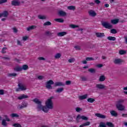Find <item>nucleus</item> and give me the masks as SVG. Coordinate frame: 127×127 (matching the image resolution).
<instances>
[{
  "mask_svg": "<svg viewBox=\"0 0 127 127\" xmlns=\"http://www.w3.org/2000/svg\"><path fill=\"white\" fill-rule=\"evenodd\" d=\"M33 102H34V103L38 105V111H41L42 110L43 112H44V113H48V111L50 110V109L47 106H42L41 101L37 98L34 99Z\"/></svg>",
  "mask_w": 127,
  "mask_h": 127,
  "instance_id": "obj_1",
  "label": "nucleus"
},
{
  "mask_svg": "<svg viewBox=\"0 0 127 127\" xmlns=\"http://www.w3.org/2000/svg\"><path fill=\"white\" fill-rule=\"evenodd\" d=\"M53 99H54V97L52 96L46 101V106L49 108L50 110L53 109V101H52Z\"/></svg>",
  "mask_w": 127,
  "mask_h": 127,
  "instance_id": "obj_2",
  "label": "nucleus"
},
{
  "mask_svg": "<svg viewBox=\"0 0 127 127\" xmlns=\"http://www.w3.org/2000/svg\"><path fill=\"white\" fill-rule=\"evenodd\" d=\"M53 84H54V82L52 80H50L48 81L46 84V87L47 89H49V90H52V85H53Z\"/></svg>",
  "mask_w": 127,
  "mask_h": 127,
  "instance_id": "obj_3",
  "label": "nucleus"
},
{
  "mask_svg": "<svg viewBox=\"0 0 127 127\" xmlns=\"http://www.w3.org/2000/svg\"><path fill=\"white\" fill-rule=\"evenodd\" d=\"M18 86L19 88L16 89L17 92H18V91H20V90H21V91H25V90H26V87H25V85L22 83H18Z\"/></svg>",
  "mask_w": 127,
  "mask_h": 127,
  "instance_id": "obj_4",
  "label": "nucleus"
},
{
  "mask_svg": "<svg viewBox=\"0 0 127 127\" xmlns=\"http://www.w3.org/2000/svg\"><path fill=\"white\" fill-rule=\"evenodd\" d=\"M102 25L104 27L108 28V29H111V28L113 27V25L108 22H103L102 23Z\"/></svg>",
  "mask_w": 127,
  "mask_h": 127,
  "instance_id": "obj_5",
  "label": "nucleus"
},
{
  "mask_svg": "<svg viewBox=\"0 0 127 127\" xmlns=\"http://www.w3.org/2000/svg\"><path fill=\"white\" fill-rule=\"evenodd\" d=\"M116 108L118 111H126V107L122 104H116Z\"/></svg>",
  "mask_w": 127,
  "mask_h": 127,
  "instance_id": "obj_6",
  "label": "nucleus"
},
{
  "mask_svg": "<svg viewBox=\"0 0 127 127\" xmlns=\"http://www.w3.org/2000/svg\"><path fill=\"white\" fill-rule=\"evenodd\" d=\"M12 5H14L15 6H18L20 5V2L18 0H13L11 1V2Z\"/></svg>",
  "mask_w": 127,
  "mask_h": 127,
  "instance_id": "obj_7",
  "label": "nucleus"
},
{
  "mask_svg": "<svg viewBox=\"0 0 127 127\" xmlns=\"http://www.w3.org/2000/svg\"><path fill=\"white\" fill-rule=\"evenodd\" d=\"M80 119H81V120H83L84 121H87L88 120V118L86 117L85 116H81L80 115H79L76 118V121L77 123H79Z\"/></svg>",
  "mask_w": 127,
  "mask_h": 127,
  "instance_id": "obj_8",
  "label": "nucleus"
},
{
  "mask_svg": "<svg viewBox=\"0 0 127 127\" xmlns=\"http://www.w3.org/2000/svg\"><path fill=\"white\" fill-rule=\"evenodd\" d=\"M88 13H89V15L90 16H92V17H95V16H96V15H97V13H96V12H95V11H94L93 10H90L88 11Z\"/></svg>",
  "mask_w": 127,
  "mask_h": 127,
  "instance_id": "obj_9",
  "label": "nucleus"
},
{
  "mask_svg": "<svg viewBox=\"0 0 127 127\" xmlns=\"http://www.w3.org/2000/svg\"><path fill=\"white\" fill-rule=\"evenodd\" d=\"M26 107H27V103L25 102H23L22 103V105H19L17 108L19 110H21V109H23V108H26Z\"/></svg>",
  "mask_w": 127,
  "mask_h": 127,
  "instance_id": "obj_10",
  "label": "nucleus"
},
{
  "mask_svg": "<svg viewBox=\"0 0 127 127\" xmlns=\"http://www.w3.org/2000/svg\"><path fill=\"white\" fill-rule=\"evenodd\" d=\"M58 14L60 16H66L67 13L63 10H60L58 12Z\"/></svg>",
  "mask_w": 127,
  "mask_h": 127,
  "instance_id": "obj_11",
  "label": "nucleus"
},
{
  "mask_svg": "<svg viewBox=\"0 0 127 127\" xmlns=\"http://www.w3.org/2000/svg\"><path fill=\"white\" fill-rule=\"evenodd\" d=\"M95 116H96V117H97V118H99V119H106V118L105 115L101 114L100 113L95 114Z\"/></svg>",
  "mask_w": 127,
  "mask_h": 127,
  "instance_id": "obj_12",
  "label": "nucleus"
},
{
  "mask_svg": "<svg viewBox=\"0 0 127 127\" xmlns=\"http://www.w3.org/2000/svg\"><path fill=\"white\" fill-rule=\"evenodd\" d=\"M37 27V26H36V25H32L27 27V31H30V30H33L34 29H36Z\"/></svg>",
  "mask_w": 127,
  "mask_h": 127,
  "instance_id": "obj_13",
  "label": "nucleus"
},
{
  "mask_svg": "<svg viewBox=\"0 0 127 127\" xmlns=\"http://www.w3.org/2000/svg\"><path fill=\"white\" fill-rule=\"evenodd\" d=\"M96 87L100 90H103V89H105V85L101 84H96Z\"/></svg>",
  "mask_w": 127,
  "mask_h": 127,
  "instance_id": "obj_14",
  "label": "nucleus"
},
{
  "mask_svg": "<svg viewBox=\"0 0 127 127\" xmlns=\"http://www.w3.org/2000/svg\"><path fill=\"white\" fill-rule=\"evenodd\" d=\"M123 62V60L120 59H116L114 61V64H121Z\"/></svg>",
  "mask_w": 127,
  "mask_h": 127,
  "instance_id": "obj_15",
  "label": "nucleus"
},
{
  "mask_svg": "<svg viewBox=\"0 0 127 127\" xmlns=\"http://www.w3.org/2000/svg\"><path fill=\"white\" fill-rule=\"evenodd\" d=\"M28 98V96L25 95V94H22V95L18 97V100H23V99Z\"/></svg>",
  "mask_w": 127,
  "mask_h": 127,
  "instance_id": "obj_16",
  "label": "nucleus"
},
{
  "mask_svg": "<svg viewBox=\"0 0 127 127\" xmlns=\"http://www.w3.org/2000/svg\"><path fill=\"white\" fill-rule=\"evenodd\" d=\"M110 114L112 117H115V118H117L118 117V113L116 112L115 111L112 110L110 111Z\"/></svg>",
  "mask_w": 127,
  "mask_h": 127,
  "instance_id": "obj_17",
  "label": "nucleus"
},
{
  "mask_svg": "<svg viewBox=\"0 0 127 127\" xmlns=\"http://www.w3.org/2000/svg\"><path fill=\"white\" fill-rule=\"evenodd\" d=\"M87 97H88V94H85L84 95L79 96L78 97V98L80 100H85V99H87Z\"/></svg>",
  "mask_w": 127,
  "mask_h": 127,
  "instance_id": "obj_18",
  "label": "nucleus"
},
{
  "mask_svg": "<svg viewBox=\"0 0 127 127\" xmlns=\"http://www.w3.org/2000/svg\"><path fill=\"white\" fill-rule=\"evenodd\" d=\"M8 15V12L7 11H4L3 13H1V16L3 17H7Z\"/></svg>",
  "mask_w": 127,
  "mask_h": 127,
  "instance_id": "obj_19",
  "label": "nucleus"
},
{
  "mask_svg": "<svg viewBox=\"0 0 127 127\" xmlns=\"http://www.w3.org/2000/svg\"><path fill=\"white\" fill-rule=\"evenodd\" d=\"M98 57H96L95 58V59H94L93 58L87 57L86 58V61H94V60H97V59H98Z\"/></svg>",
  "mask_w": 127,
  "mask_h": 127,
  "instance_id": "obj_20",
  "label": "nucleus"
},
{
  "mask_svg": "<svg viewBox=\"0 0 127 127\" xmlns=\"http://www.w3.org/2000/svg\"><path fill=\"white\" fill-rule=\"evenodd\" d=\"M90 122L88 121L80 126V127H88V126H90Z\"/></svg>",
  "mask_w": 127,
  "mask_h": 127,
  "instance_id": "obj_21",
  "label": "nucleus"
},
{
  "mask_svg": "<svg viewBox=\"0 0 127 127\" xmlns=\"http://www.w3.org/2000/svg\"><path fill=\"white\" fill-rule=\"evenodd\" d=\"M64 83L61 82H57L55 83V87H57L58 86H64Z\"/></svg>",
  "mask_w": 127,
  "mask_h": 127,
  "instance_id": "obj_22",
  "label": "nucleus"
},
{
  "mask_svg": "<svg viewBox=\"0 0 127 127\" xmlns=\"http://www.w3.org/2000/svg\"><path fill=\"white\" fill-rule=\"evenodd\" d=\"M106 80V77L105 75H101L99 77V82H104Z\"/></svg>",
  "mask_w": 127,
  "mask_h": 127,
  "instance_id": "obj_23",
  "label": "nucleus"
},
{
  "mask_svg": "<svg viewBox=\"0 0 127 127\" xmlns=\"http://www.w3.org/2000/svg\"><path fill=\"white\" fill-rule=\"evenodd\" d=\"M66 34H67V32H62L58 33L57 35L58 36L62 37V36H64V35H66Z\"/></svg>",
  "mask_w": 127,
  "mask_h": 127,
  "instance_id": "obj_24",
  "label": "nucleus"
},
{
  "mask_svg": "<svg viewBox=\"0 0 127 127\" xmlns=\"http://www.w3.org/2000/svg\"><path fill=\"white\" fill-rule=\"evenodd\" d=\"M15 71H17V72H19L20 71H22V67L20 66H16L14 68Z\"/></svg>",
  "mask_w": 127,
  "mask_h": 127,
  "instance_id": "obj_25",
  "label": "nucleus"
},
{
  "mask_svg": "<svg viewBox=\"0 0 127 127\" xmlns=\"http://www.w3.org/2000/svg\"><path fill=\"white\" fill-rule=\"evenodd\" d=\"M96 35L97 37H103L105 36V34L104 33H96Z\"/></svg>",
  "mask_w": 127,
  "mask_h": 127,
  "instance_id": "obj_26",
  "label": "nucleus"
},
{
  "mask_svg": "<svg viewBox=\"0 0 127 127\" xmlns=\"http://www.w3.org/2000/svg\"><path fill=\"white\" fill-rule=\"evenodd\" d=\"M55 20L57 22H60L61 23H63V22H64V20L62 18H56L55 19Z\"/></svg>",
  "mask_w": 127,
  "mask_h": 127,
  "instance_id": "obj_27",
  "label": "nucleus"
},
{
  "mask_svg": "<svg viewBox=\"0 0 127 127\" xmlns=\"http://www.w3.org/2000/svg\"><path fill=\"white\" fill-rule=\"evenodd\" d=\"M6 120L3 119L2 120L1 125L3 127H6L7 126V123H6Z\"/></svg>",
  "mask_w": 127,
  "mask_h": 127,
  "instance_id": "obj_28",
  "label": "nucleus"
},
{
  "mask_svg": "<svg viewBox=\"0 0 127 127\" xmlns=\"http://www.w3.org/2000/svg\"><path fill=\"white\" fill-rule=\"evenodd\" d=\"M119 22V19L111 20V23L113 24H117Z\"/></svg>",
  "mask_w": 127,
  "mask_h": 127,
  "instance_id": "obj_29",
  "label": "nucleus"
},
{
  "mask_svg": "<svg viewBox=\"0 0 127 127\" xmlns=\"http://www.w3.org/2000/svg\"><path fill=\"white\" fill-rule=\"evenodd\" d=\"M107 39L112 41H115L116 38L115 37L109 36L107 37Z\"/></svg>",
  "mask_w": 127,
  "mask_h": 127,
  "instance_id": "obj_30",
  "label": "nucleus"
},
{
  "mask_svg": "<svg viewBox=\"0 0 127 127\" xmlns=\"http://www.w3.org/2000/svg\"><path fill=\"white\" fill-rule=\"evenodd\" d=\"M125 100L123 99H120L117 101V105H122V104H124Z\"/></svg>",
  "mask_w": 127,
  "mask_h": 127,
  "instance_id": "obj_31",
  "label": "nucleus"
},
{
  "mask_svg": "<svg viewBox=\"0 0 127 127\" xmlns=\"http://www.w3.org/2000/svg\"><path fill=\"white\" fill-rule=\"evenodd\" d=\"M106 125L109 127H115V125H114V124L111 122H107Z\"/></svg>",
  "mask_w": 127,
  "mask_h": 127,
  "instance_id": "obj_32",
  "label": "nucleus"
},
{
  "mask_svg": "<svg viewBox=\"0 0 127 127\" xmlns=\"http://www.w3.org/2000/svg\"><path fill=\"white\" fill-rule=\"evenodd\" d=\"M38 17L39 19H46V16L45 15H39Z\"/></svg>",
  "mask_w": 127,
  "mask_h": 127,
  "instance_id": "obj_33",
  "label": "nucleus"
},
{
  "mask_svg": "<svg viewBox=\"0 0 127 127\" xmlns=\"http://www.w3.org/2000/svg\"><path fill=\"white\" fill-rule=\"evenodd\" d=\"M10 116L11 118H18V117H19V115L15 113H13L11 114Z\"/></svg>",
  "mask_w": 127,
  "mask_h": 127,
  "instance_id": "obj_34",
  "label": "nucleus"
},
{
  "mask_svg": "<svg viewBox=\"0 0 127 127\" xmlns=\"http://www.w3.org/2000/svg\"><path fill=\"white\" fill-rule=\"evenodd\" d=\"M61 58V54L58 53L55 56V58L56 59H59V58Z\"/></svg>",
  "mask_w": 127,
  "mask_h": 127,
  "instance_id": "obj_35",
  "label": "nucleus"
},
{
  "mask_svg": "<svg viewBox=\"0 0 127 127\" xmlns=\"http://www.w3.org/2000/svg\"><path fill=\"white\" fill-rule=\"evenodd\" d=\"M64 90V88H58L57 90L56 91V92L57 93H61L62 92H63Z\"/></svg>",
  "mask_w": 127,
  "mask_h": 127,
  "instance_id": "obj_36",
  "label": "nucleus"
},
{
  "mask_svg": "<svg viewBox=\"0 0 127 127\" xmlns=\"http://www.w3.org/2000/svg\"><path fill=\"white\" fill-rule=\"evenodd\" d=\"M69 27H70L71 28H77L79 27V25L70 24L69 25Z\"/></svg>",
  "mask_w": 127,
  "mask_h": 127,
  "instance_id": "obj_37",
  "label": "nucleus"
},
{
  "mask_svg": "<svg viewBox=\"0 0 127 127\" xmlns=\"http://www.w3.org/2000/svg\"><path fill=\"white\" fill-rule=\"evenodd\" d=\"M67 8L69 9V10H74L76 7H75V6H68L67 7Z\"/></svg>",
  "mask_w": 127,
  "mask_h": 127,
  "instance_id": "obj_38",
  "label": "nucleus"
},
{
  "mask_svg": "<svg viewBox=\"0 0 127 127\" xmlns=\"http://www.w3.org/2000/svg\"><path fill=\"white\" fill-rule=\"evenodd\" d=\"M99 127H106V124L104 122H100Z\"/></svg>",
  "mask_w": 127,
  "mask_h": 127,
  "instance_id": "obj_39",
  "label": "nucleus"
},
{
  "mask_svg": "<svg viewBox=\"0 0 127 127\" xmlns=\"http://www.w3.org/2000/svg\"><path fill=\"white\" fill-rule=\"evenodd\" d=\"M88 71L90 73H95L96 72V69L94 68H89L88 69Z\"/></svg>",
  "mask_w": 127,
  "mask_h": 127,
  "instance_id": "obj_40",
  "label": "nucleus"
},
{
  "mask_svg": "<svg viewBox=\"0 0 127 127\" xmlns=\"http://www.w3.org/2000/svg\"><path fill=\"white\" fill-rule=\"evenodd\" d=\"M22 70H27L28 69V65L26 64H24L22 66Z\"/></svg>",
  "mask_w": 127,
  "mask_h": 127,
  "instance_id": "obj_41",
  "label": "nucleus"
},
{
  "mask_svg": "<svg viewBox=\"0 0 127 127\" xmlns=\"http://www.w3.org/2000/svg\"><path fill=\"white\" fill-rule=\"evenodd\" d=\"M87 101L89 103H94V102H95V99L93 98H88Z\"/></svg>",
  "mask_w": 127,
  "mask_h": 127,
  "instance_id": "obj_42",
  "label": "nucleus"
},
{
  "mask_svg": "<svg viewBox=\"0 0 127 127\" xmlns=\"http://www.w3.org/2000/svg\"><path fill=\"white\" fill-rule=\"evenodd\" d=\"M126 53L127 52L126 51L121 50L119 51V54L120 55H124V54H126Z\"/></svg>",
  "mask_w": 127,
  "mask_h": 127,
  "instance_id": "obj_43",
  "label": "nucleus"
},
{
  "mask_svg": "<svg viewBox=\"0 0 127 127\" xmlns=\"http://www.w3.org/2000/svg\"><path fill=\"white\" fill-rule=\"evenodd\" d=\"M7 48L6 47H4L1 50V53H2L3 54H4L5 53H6V50Z\"/></svg>",
  "mask_w": 127,
  "mask_h": 127,
  "instance_id": "obj_44",
  "label": "nucleus"
},
{
  "mask_svg": "<svg viewBox=\"0 0 127 127\" xmlns=\"http://www.w3.org/2000/svg\"><path fill=\"white\" fill-rule=\"evenodd\" d=\"M117 30L116 29H112L111 30V33H113V34H116L117 33Z\"/></svg>",
  "mask_w": 127,
  "mask_h": 127,
  "instance_id": "obj_45",
  "label": "nucleus"
},
{
  "mask_svg": "<svg viewBox=\"0 0 127 127\" xmlns=\"http://www.w3.org/2000/svg\"><path fill=\"white\" fill-rule=\"evenodd\" d=\"M16 73H8V77H15L16 76Z\"/></svg>",
  "mask_w": 127,
  "mask_h": 127,
  "instance_id": "obj_46",
  "label": "nucleus"
},
{
  "mask_svg": "<svg viewBox=\"0 0 127 127\" xmlns=\"http://www.w3.org/2000/svg\"><path fill=\"white\" fill-rule=\"evenodd\" d=\"M3 117L5 119V120L7 122H10V119H9V118H8V117L7 116V115H4Z\"/></svg>",
  "mask_w": 127,
  "mask_h": 127,
  "instance_id": "obj_47",
  "label": "nucleus"
},
{
  "mask_svg": "<svg viewBox=\"0 0 127 127\" xmlns=\"http://www.w3.org/2000/svg\"><path fill=\"white\" fill-rule=\"evenodd\" d=\"M46 35H48V36H50V35H52V33L50 32L49 31H47L45 32Z\"/></svg>",
  "mask_w": 127,
  "mask_h": 127,
  "instance_id": "obj_48",
  "label": "nucleus"
},
{
  "mask_svg": "<svg viewBox=\"0 0 127 127\" xmlns=\"http://www.w3.org/2000/svg\"><path fill=\"white\" fill-rule=\"evenodd\" d=\"M46 25H51V22L49 21L46 22L44 23V26H45Z\"/></svg>",
  "mask_w": 127,
  "mask_h": 127,
  "instance_id": "obj_49",
  "label": "nucleus"
},
{
  "mask_svg": "<svg viewBox=\"0 0 127 127\" xmlns=\"http://www.w3.org/2000/svg\"><path fill=\"white\" fill-rule=\"evenodd\" d=\"M13 127H21V125H20V124H14L13 125Z\"/></svg>",
  "mask_w": 127,
  "mask_h": 127,
  "instance_id": "obj_50",
  "label": "nucleus"
},
{
  "mask_svg": "<svg viewBox=\"0 0 127 127\" xmlns=\"http://www.w3.org/2000/svg\"><path fill=\"white\" fill-rule=\"evenodd\" d=\"M68 62L69 63H73V62H75V59L72 58L68 60Z\"/></svg>",
  "mask_w": 127,
  "mask_h": 127,
  "instance_id": "obj_51",
  "label": "nucleus"
},
{
  "mask_svg": "<svg viewBox=\"0 0 127 127\" xmlns=\"http://www.w3.org/2000/svg\"><path fill=\"white\" fill-rule=\"evenodd\" d=\"M80 78L82 80V81H87V77L85 76H81Z\"/></svg>",
  "mask_w": 127,
  "mask_h": 127,
  "instance_id": "obj_52",
  "label": "nucleus"
},
{
  "mask_svg": "<svg viewBox=\"0 0 127 127\" xmlns=\"http://www.w3.org/2000/svg\"><path fill=\"white\" fill-rule=\"evenodd\" d=\"M38 80H43L44 79V76L42 75H40L38 76Z\"/></svg>",
  "mask_w": 127,
  "mask_h": 127,
  "instance_id": "obj_53",
  "label": "nucleus"
},
{
  "mask_svg": "<svg viewBox=\"0 0 127 127\" xmlns=\"http://www.w3.org/2000/svg\"><path fill=\"white\" fill-rule=\"evenodd\" d=\"M7 1V0H0V4H1L2 3H4V2H6Z\"/></svg>",
  "mask_w": 127,
  "mask_h": 127,
  "instance_id": "obj_54",
  "label": "nucleus"
},
{
  "mask_svg": "<svg viewBox=\"0 0 127 127\" xmlns=\"http://www.w3.org/2000/svg\"><path fill=\"white\" fill-rule=\"evenodd\" d=\"M38 60H40V61H45V58H43V57H39V58H38Z\"/></svg>",
  "mask_w": 127,
  "mask_h": 127,
  "instance_id": "obj_55",
  "label": "nucleus"
},
{
  "mask_svg": "<svg viewBox=\"0 0 127 127\" xmlns=\"http://www.w3.org/2000/svg\"><path fill=\"white\" fill-rule=\"evenodd\" d=\"M82 110V109L79 108V107H77L76 109H75V110L76 111V112H77L78 113L80 111H81V110Z\"/></svg>",
  "mask_w": 127,
  "mask_h": 127,
  "instance_id": "obj_56",
  "label": "nucleus"
},
{
  "mask_svg": "<svg viewBox=\"0 0 127 127\" xmlns=\"http://www.w3.org/2000/svg\"><path fill=\"white\" fill-rule=\"evenodd\" d=\"M4 94V91L2 89L0 90V95H3Z\"/></svg>",
  "mask_w": 127,
  "mask_h": 127,
  "instance_id": "obj_57",
  "label": "nucleus"
},
{
  "mask_svg": "<svg viewBox=\"0 0 127 127\" xmlns=\"http://www.w3.org/2000/svg\"><path fill=\"white\" fill-rule=\"evenodd\" d=\"M95 3H97V4H99V3H101V1L99 0H95Z\"/></svg>",
  "mask_w": 127,
  "mask_h": 127,
  "instance_id": "obj_58",
  "label": "nucleus"
},
{
  "mask_svg": "<svg viewBox=\"0 0 127 127\" xmlns=\"http://www.w3.org/2000/svg\"><path fill=\"white\" fill-rule=\"evenodd\" d=\"M74 48H75L76 50H80V49H81L79 46H75Z\"/></svg>",
  "mask_w": 127,
  "mask_h": 127,
  "instance_id": "obj_59",
  "label": "nucleus"
},
{
  "mask_svg": "<svg viewBox=\"0 0 127 127\" xmlns=\"http://www.w3.org/2000/svg\"><path fill=\"white\" fill-rule=\"evenodd\" d=\"M122 117L123 118H127V114H123Z\"/></svg>",
  "mask_w": 127,
  "mask_h": 127,
  "instance_id": "obj_60",
  "label": "nucleus"
},
{
  "mask_svg": "<svg viewBox=\"0 0 127 127\" xmlns=\"http://www.w3.org/2000/svg\"><path fill=\"white\" fill-rule=\"evenodd\" d=\"M66 85H70L71 84V81H66L65 82Z\"/></svg>",
  "mask_w": 127,
  "mask_h": 127,
  "instance_id": "obj_61",
  "label": "nucleus"
},
{
  "mask_svg": "<svg viewBox=\"0 0 127 127\" xmlns=\"http://www.w3.org/2000/svg\"><path fill=\"white\" fill-rule=\"evenodd\" d=\"M27 38H28V37H26V36L23 37V41H25L26 40H27Z\"/></svg>",
  "mask_w": 127,
  "mask_h": 127,
  "instance_id": "obj_62",
  "label": "nucleus"
},
{
  "mask_svg": "<svg viewBox=\"0 0 127 127\" xmlns=\"http://www.w3.org/2000/svg\"><path fill=\"white\" fill-rule=\"evenodd\" d=\"M17 43L18 45H20V46L22 45L21 42H20V41H19V40L17 41Z\"/></svg>",
  "mask_w": 127,
  "mask_h": 127,
  "instance_id": "obj_63",
  "label": "nucleus"
},
{
  "mask_svg": "<svg viewBox=\"0 0 127 127\" xmlns=\"http://www.w3.org/2000/svg\"><path fill=\"white\" fill-rule=\"evenodd\" d=\"M13 32H14L15 33H16V32H17V29H16V28H13Z\"/></svg>",
  "mask_w": 127,
  "mask_h": 127,
  "instance_id": "obj_64",
  "label": "nucleus"
}]
</instances>
